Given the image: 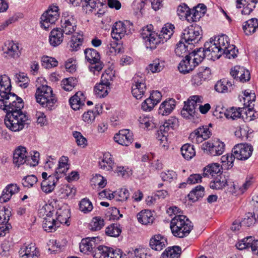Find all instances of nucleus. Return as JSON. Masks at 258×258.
Here are the masks:
<instances>
[{
	"label": "nucleus",
	"instance_id": "f257e3e1",
	"mask_svg": "<svg viewBox=\"0 0 258 258\" xmlns=\"http://www.w3.org/2000/svg\"><path fill=\"white\" fill-rule=\"evenodd\" d=\"M229 38L225 35L216 36L206 42L204 47L194 50L188 55L197 66L205 57L208 59L215 60L219 58L222 55L230 59L237 56L238 50L233 45H230Z\"/></svg>",
	"mask_w": 258,
	"mask_h": 258
},
{
	"label": "nucleus",
	"instance_id": "f03ea898",
	"mask_svg": "<svg viewBox=\"0 0 258 258\" xmlns=\"http://www.w3.org/2000/svg\"><path fill=\"white\" fill-rule=\"evenodd\" d=\"M10 103V104H5V106L0 107L6 112L5 123L12 131L19 132L29 124L28 116L26 112L22 111L24 102L20 97Z\"/></svg>",
	"mask_w": 258,
	"mask_h": 258
},
{
	"label": "nucleus",
	"instance_id": "7ed1b4c3",
	"mask_svg": "<svg viewBox=\"0 0 258 258\" xmlns=\"http://www.w3.org/2000/svg\"><path fill=\"white\" fill-rule=\"evenodd\" d=\"M193 228L191 221L183 215H175L170 222V229L174 236L183 238L188 235Z\"/></svg>",
	"mask_w": 258,
	"mask_h": 258
},
{
	"label": "nucleus",
	"instance_id": "20e7f679",
	"mask_svg": "<svg viewBox=\"0 0 258 258\" xmlns=\"http://www.w3.org/2000/svg\"><path fill=\"white\" fill-rule=\"evenodd\" d=\"M35 98L37 103L48 110L53 109L57 101L52 88L47 85H41L37 88Z\"/></svg>",
	"mask_w": 258,
	"mask_h": 258
},
{
	"label": "nucleus",
	"instance_id": "39448f33",
	"mask_svg": "<svg viewBox=\"0 0 258 258\" xmlns=\"http://www.w3.org/2000/svg\"><path fill=\"white\" fill-rule=\"evenodd\" d=\"M11 83L9 78L6 76H0V107L5 106V104H10L20 98L15 93H11Z\"/></svg>",
	"mask_w": 258,
	"mask_h": 258
},
{
	"label": "nucleus",
	"instance_id": "423d86ee",
	"mask_svg": "<svg viewBox=\"0 0 258 258\" xmlns=\"http://www.w3.org/2000/svg\"><path fill=\"white\" fill-rule=\"evenodd\" d=\"M153 26L148 25L143 27L141 31V35L144 40L147 48L155 49L158 44L161 43V37L157 33L152 31Z\"/></svg>",
	"mask_w": 258,
	"mask_h": 258
},
{
	"label": "nucleus",
	"instance_id": "0eeeda50",
	"mask_svg": "<svg viewBox=\"0 0 258 258\" xmlns=\"http://www.w3.org/2000/svg\"><path fill=\"white\" fill-rule=\"evenodd\" d=\"M202 35L201 27L191 25L183 30L181 40L188 44L193 45L199 42L202 38Z\"/></svg>",
	"mask_w": 258,
	"mask_h": 258
},
{
	"label": "nucleus",
	"instance_id": "6e6552de",
	"mask_svg": "<svg viewBox=\"0 0 258 258\" xmlns=\"http://www.w3.org/2000/svg\"><path fill=\"white\" fill-rule=\"evenodd\" d=\"M85 58L91 64L89 67L90 72L94 74L99 72L104 66L100 61V56L99 52L94 48H87L84 51Z\"/></svg>",
	"mask_w": 258,
	"mask_h": 258
},
{
	"label": "nucleus",
	"instance_id": "1a4fd4ad",
	"mask_svg": "<svg viewBox=\"0 0 258 258\" xmlns=\"http://www.w3.org/2000/svg\"><path fill=\"white\" fill-rule=\"evenodd\" d=\"M177 122V120L175 117H171L166 120L162 125L160 126L156 134V138L160 141V144L163 147L167 146L168 133L170 129H173Z\"/></svg>",
	"mask_w": 258,
	"mask_h": 258
},
{
	"label": "nucleus",
	"instance_id": "9d476101",
	"mask_svg": "<svg viewBox=\"0 0 258 258\" xmlns=\"http://www.w3.org/2000/svg\"><path fill=\"white\" fill-rule=\"evenodd\" d=\"M147 90L145 75L136 74L132 80V93L137 99H141Z\"/></svg>",
	"mask_w": 258,
	"mask_h": 258
},
{
	"label": "nucleus",
	"instance_id": "9b49d317",
	"mask_svg": "<svg viewBox=\"0 0 258 258\" xmlns=\"http://www.w3.org/2000/svg\"><path fill=\"white\" fill-rule=\"evenodd\" d=\"M132 25L129 21H118L112 25L111 37L115 41L121 39L126 35L131 33Z\"/></svg>",
	"mask_w": 258,
	"mask_h": 258
},
{
	"label": "nucleus",
	"instance_id": "f8f14e48",
	"mask_svg": "<svg viewBox=\"0 0 258 258\" xmlns=\"http://www.w3.org/2000/svg\"><path fill=\"white\" fill-rule=\"evenodd\" d=\"M61 27L66 35L74 34L77 28V20L72 13L65 12L62 13Z\"/></svg>",
	"mask_w": 258,
	"mask_h": 258
},
{
	"label": "nucleus",
	"instance_id": "ddd939ff",
	"mask_svg": "<svg viewBox=\"0 0 258 258\" xmlns=\"http://www.w3.org/2000/svg\"><path fill=\"white\" fill-rule=\"evenodd\" d=\"M58 10V8L57 6H51L42 14L41 17L42 27L47 30L50 25L55 23L59 16Z\"/></svg>",
	"mask_w": 258,
	"mask_h": 258
},
{
	"label": "nucleus",
	"instance_id": "4468645a",
	"mask_svg": "<svg viewBox=\"0 0 258 258\" xmlns=\"http://www.w3.org/2000/svg\"><path fill=\"white\" fill-rule=\"evenodd\" d=\"M253 147L248 144H239L235 145L232 152L235 159L239 160H246L251 155Z\"/></svg>",
	"mask_w": 258,
	"mask_h": 258
},
{
	"label": "nucleus",
	"instance_id": "2eb2a0df",
	"mask_svg": "<svg viewBox=\"0 0 258 258\" xmlns=\"http://www.w3.org/2000/svg\"><path fill=\"white\" fill-rule=\"evenodd\" d=\"M111 77L108 74L102 75L100 82L96 84L94 88L95 95L98 98H103L108 94Z\"/></svg>",
	"mask_w": 258,
	"mask_h": 258
},
{
	"label": "nucleus",
	"instance_id": "dca6fc26",
	"mask_svg": "<svg viewBox=\"0 0 258 258\" xmlns=\"http://www.w3.org/2000/svg\"><path fill=\"white\" fill-rule=\"evenodd\" d=\"M202 149L206 154L211 156H218L224 152L225 145L219 141H217L214 143L208 141L203 144Z\"/></svg>",
	"mask_w": 258,
	"mask_h": 258
},
{
	"label": "nucleus",
	"instance_id": "f3484780",
	"mask_svg": "<svg viewBox=\"0 0 258 258\" xmlns=\"http://www.w3.org/2000/svg\"><path fill=\"white\" fill-rule=\"evenodd\" d=\"M211 136V133L207 126L199 127L189 136V139L193 143L199 144L204 140L209 139Z\"/></svg>",
	"mask_w": 258,
	"mask_h": 258
},
{
	"label": "nucleus",
	"instance_id": "a211bd4d",
	"mask_svg": "<svg viewBox=\"0 0 258 258\" xmlns=\"http://www.w3.org/2000/svg\"><path fill=\"white\" fill-rule=\"evenodd\" d=\"M114 140L122 146H127L133 141V133L127 129L120 130L118 133L115 135Z\"/></svg>",
	"mask_w": 258,
	"mask_h": 258
},
{
	"label": "nucleus",
	"instance_id": "6ab92c4d",
	"mask_svg": "<svg viewBox=\"0 0 258 258\" xmlns=\"http://www.w3.org/2000/svg\"><path fill=\"white\" fill-rule=\"evenodd\" d=\"M230 74L236 81L243 83L249 80L250 78L248 70L238 66L231 69Z\"/></svg>",
	"mask_w": 258,
	"mask_h": 258
},
{
	"label": "nucleus",
	"instance_id": "aec40b11",
	"mask_svg": "<svg viewBox=\"0 0 258 258\" xmlns=\"http://www.w3.org/2000/svg\"><path fill=\"white\" fill-rule=\"evenodd\" d=\"M26 148L22 146L17 148L13 155V163L18 167L26 162L28 159Z\"/></svg>",
	"mask_w": 258,
	"mask_h": 258
},
{
	"label": "nucleus",
	"instance_id": "412c9836",
	"mask_svg": "<svg viewBox=\"0 0 258 258\" xmlns=\"http://www.w3.org/2000/svg\"><path fill=\"white\" fill-rule=\"evenodd\" d=\"M63 34L61 28H56L52 29L49 36L50 44L53 47L59 45L63 41Z\"/></svg>",
	"mask_w": 258,
	"mask_h": 258
},
{
	"label": "nucleus",
	"instance_id": "4be33fe9",
	"mask_svg": "<svg viewBox=\"0 0 258 258\" xmlns=\"http://www.w3.org/2000/svg\"><path fill=\"white\" fill-rule=\"evenodd\" d=\"M96 237H87L82 240L80 244V249L82 252L89 254L94 252L96 244Z\"/></svg>",
	"mask_w": 258,
	"mask_h": 258
},
{
	"label": "nucleus",
	"instance_id": "5701e85b",
	"mask_svg": "<svg viewBox=\"0 0 258 258\" xmlns=\"http://www.w3.org/2000/svg\"><path fill=\"white\" fill-rule=\"evenodd\" d=\"M167 244V239L160 234L155 235L152 237L150 241V247L155 250L160 251Z\"/></svg>",
	"mask_w": 258,
	"mask_h": 258
},
{
	"label": "nucleus",
	"instance_id": "b1692460",
	"mask_svg": "<svg viewBox=\"0 0 258 258\" xmlns=\"http://www.w3.org/2000/svg\"><path fill=\"white\" fill-rule=\"evenodd\" d=\"M85 99L84 94L79 91L70 99L69 102L72 109L77 110L85 105Z\"/></svg>",
	"mask_w": 258,
	"mask_h": 258
},
{
	"label": "nucleus",
	"instance_id": "393cba45",
	"mask_svg": "<svg viewBox=\"0 0 258 258\" xmlns=\"http://www.w3.org/2000/svg\"><path fill=\"white\" fill-rule=\"evenodd\" d=\"M196 67L192 59L188 55H186L184 59L179 63L178 69L181 73L186 74L192 71Z\"/></svg>",
	"mask_w": 258,
	"mask_h": 258
},
{
	"label": "nucleus",
	"instance_id": "a878e982",
	"mask_svg": "<svg viewBox=\"0 0 258 258\" xmlns=\"http://www.w3.org/2000/svg\"><path fill=\"white\" fill-rule=\"evenodd\" d=\"M46 217L44 219L43 222V228L47 232H51L56 230L58 227V223L51 217L52 213L50 211L46 214Z\"/></svg>",
	"mask_w": 258,
	"mask_h": 258
},
{
	"label": "nucleus",
	"instance_id": "bb28decb",
	"mask_svg": "<svg viewBox=\"0 0 258 258\" xmlns=\"http://www.w3.org/2000/svg\"><path fill=\"white\" fill-rule=\"evenodd\" d=\"M59 177L55 175H50L48 180H43L41 184V189L45 193L51 192L54 189L55 184L59 179Z\"/></svg>",
	"mask_w": 258,
	"mask_h": 258
},
{
	"label": "nucleus",
	"instance_id": "cd10ccee",
	"mask_svg": "<svg viewBox=\"0 0 258 258\" xmlns=\"http://www.w3.org/2000/svg\"><path fill=\"white\" fill-rule=\"evenodd\" d=\"M4 51V53L10 57L17 58L19 56V46L17 43L13 41H8L6 42Z\"/></svg>",
	"mask_w": 258,
	"mask_h": 258
},
{
	"label": "nucleus",
	"instance_id": "c85d7f7f",
	"mask_svg": "<svg viewBox=\"0 0 258 258\" xmlns=\"http://www.w3.org/2000/svg\"><path fill=\"white\" fill-rule=\"evenodd\" d=\"M214 88L219 93L230 92L233 89V83L227 79H223L216 83Z\"/></svg>",
	"mask_w": 258,
	"mask_h": 258
},
{
	"label": "nucleus",
	"instance_id": "c756f323",
	"mask_svg": "<svg viewBox=\"0 0 258 258\" xmlns=\"http://www.w3.org/2000/svg\"><path fill=\"white\" fill-rule=\"evenodd\" d=\"M113 158L109 152L105 153L99 162L100 168L106 171L111 170L113 169Z\"/></svg>",
	"mask_w": 258,
	"mask_h": 258
},
{
	"label": "nucleus",
	"instance_id": "7c9ffc66",
	"mask_svg": "<svg viewBox=\"0 0 258 258\" xmlns=\"http://www.w3.org/2000/svg\"><path fill=\"white\" fill-rule=\"evenodd\" d=\"M258 28V20L251 18L244 23L242 26L243 30L246 35H250L255 32Z\"/></svg>",
	"mask_w": 258,
	"mask_h": 258
},
{
	"label": "nucleus",
	"instance_id": "2f4dec72",
	"mask_svg": "<svg viewBox=\"0 0 258 258\" xmlns=\"http://www.w3.org/2000/svg\"><path fill=\"white\" fill-rule=\"evenodd\" d=\"M175 106V101L173 99L165 100L161 103L159 109V113L162 115L169 114Z\"/></svg>",
	"mask_w": 258,
	"mask_h": 258
},
{
	"label": "nucleus",
	"instance_id": "473e14b6",
	"mask_svg": "<svg viewBox=\"0 0 258 258\" xmlns=\"http://www.w3.org/2000/svg\"><path fill=\"white\" fill-rule=\"evenodd\" d=\"M83 39L82 34L78 32L74 33L68 43L70 47V50L72 51H76L80 49L82 44Z\"/></svg>",
	"mask_w": 258,
	"mask_h": 258
},
{
	"label": "nucleus",
	"instance_id": "72a5a7b5",
	"mask_svg": "<svg viewBox=\"0 0 258 258\" xmlns=\"http://www.w3.org/2000/svg\"><path fill=\"white\" fill-rule=\"evenodd\" d=\"M137 219L139 222L144 225L152 223L154 220L153 213L148 210H143L138 213Z\"/></svg>",
	"mask_w": 258,
	"mask_h": 258
},
{
	"label": "nucleus",
	"instance_id": "f704fd0d",
	"mask_svg": "<svg viewBox=\"0 0 258 258\" xmlns=\"http://www.w3.org/2000/svg\"><path fill=\"white\" fill-rule=\"evenodd\" d=\"M244 107L236 108L232 107L228 109H226L224 112V116L228 119L235 120L241 117Z\"/></svg>",
	"mask_w": 258,
	"mask_h": 258
},
{
	"label": "nucleus",
	"instance_id": "c9c22d12",
	"mask_svg": "<svg viewBox=\"0 0 258 258\" xmlns=\"http://www.w3.org/2000/svg\"><path fill=\"white\" fill-rule=\"evenodd\" d=\"M181 253V249L179 246L168 247L162 254L161 258H178Z\"/></svg>",
	"mask_w": 258,
	"mask_h": 258
},
{
	"label": "nucleus",
	"instance_id": "e433bc0d",
	"mask_svg": "<svg viewBox=\"0 0 258 258\" xmlns=\"http://www.w3.org/2000/svg\"><path fill=\"white\" fill-rule=\"evenodd\" d=\"M175 27L173 25L167 23L164 25L161 31V34L158 35L161 37V42L163 43L164 39L165 41L169 39L174 32Z\"/></svg>",
	"mask_w": 258,
	"mask_h": 258
},
{
	"label": "nucleus",
	"instance_id": "4c0bfd02",
	"mask_svg": "<svg viewBox=\"0 0 258 258\" xmlns=\"http://www.w3.org/2000/svg\"><path fill=\"white\" fill-rule=\"evenodd\" d=\"M194 105L190 104L188 101L184 102V105L181 111L182 116L186 118L194 117L197 113V111L194 109Z\"/></svg>",
	"mask_w": 258,
	"mask_h": 258
},
{
	"label": "nucleus",
	"instance_id": "58836bf2",
	"mask_svg": "<svg viewBox=\"0 0 258 258\" xmlns=\"http://www.w3.org/2000/svg\"><path fill=\"white\" fill-rule=\"evenodd\" d=\"M221 167L218 163H212L204 168L203 175L204 177L211 175L214 176L216 174L220 172Z\"/></svg>",
	"mask_w": 258,
	"mask_h": 258
},
{
	"label": "nucleus",
	"instance_id": "ea45409f",
	"mask_svg": "<svg viewBox=\"0 0 258 258\" xmlns=\"http://www.w3.org/2000/svg\"><path fill=\"white\" fill-rule=\"evenodd\" d=\"M235 158L233 153L227 154L223 155L221 158V168L224 170H228L233 166V162Z\"/></svg>",
	"mask_w": 258,
	"mask_h": 258
},
{
	"label": "nucleus",
	"instance_id": "a19ab883",
	"mask_svg": "<svg viewBox=\"0 0 258 258\" xmlns=\"http://www.w3.org/2000/svg\"><path fill=\"white\" fill-rule=\"evenodd\" d=\"M111 248L105 246L100 245L93 252L94 258H109Z\"/></svg>",
	"mask_w": 258,
	"mask_h": 258
},
{
	"label": "nucleus",
	"instance_id": "79ce46f5",
	"mask_svg": "<svg viewBox=\"0 0 258 258\" xmlns=\"http://www.w3.org/2000/svg\"><path fill=\"white\" fill-rule=\"evenodd\" d=\"M56 221L61 224H67L69 225L68 219L70 217V211L68 209H59L56 213Z\"/></svg>",
	"mask_w": 258,
	"mask_h": 258
},
{
	"label": "nucleus",
	"instance_id": "37998d69",
	"mask_svg": "<svg viewBox=\"0 0 258 258\" xmlns=\"http://www.w3.org/2000/svg\"><path fill=\"white\" fill-rule=\"evenodd\" d=\"M181 153L182 156L187 160H189L196 155L194 146L189 144H185L181 148Z\"/></svg>",
	"mask_w": 258,
	"mask_h": 258
},
{
	"label": "nucleus",
	"instance_id": "c03bdc74",
	"mask_svg": "<svg viewBox=\"0 0 258 258\" xmlns=\"http://www.w3.org/2000/svg\"><path fill=\"white\" fill-rule=\"evenodd\" d=\"M243 96L239 95V98L241 102H243L244 107H247L248 104H253L252 103L255 100L256 96L254 93H251L245 90L242 92Z\"/></svg>",
	"mask_w": 258,
	"mask_h": 258
},
{
	"label": "nucleus",
	"instance_id": "a18cd8bd",
	"mask_svg": "<svg viewBox=\"0 0 258 258\" xmlns=\"http://www.w3.org/2000/svg\"><path fill=\"white\" fill-rule=\"evenodd\" d=\"M204 195V188L201 185H198L188 194L189 199L192 202L198 201Z\"/></svg>",
	"mask_w": 258,
	"mask_h": 258
},
{
	"label": "nucleus",
	"instance_id": "49530a36",
	"mask_svg": "<svg viewBox=\"0 0 258 258\" xmlns=\"http://www.w3.org/2000/svg\"><path fill=\"white\" fill-rule=\"evenodd\" d=\"M68 158L64 157V160L61 159L59 161L58 167L56 169L55 172L53 175H55L56 177H59V178L61 177V175L64 174L69 169L68 165L67 163Z\"/></svg>",
	"mask_w": 258,
	"mask_h": 258
},
{
	"label": "nucleus",
	"instance_id": "de8ad7c7",
	"mask_svg": "<svg viewBox=\"0 0 258 258\" xmlns=\"http://www.w3.org/2000/svg\"><path fill=\"white\" fill-rule=\"evenodd\" d=\"M256 221V218L255 214L249 212L245 215L244 218L241 220V223L243 226L250 227L253 226Z\"/></svg>",
	"mask_w": 258,
	"mask_h": 258
},
{
	"label": "nucleus",
	"instance_id": "09e8293b",
	"mask_svg": "<svg viewBox=\"0 0 258 258\" xmlns=\"http://www.w3.org/2000/svg\"><path fill=\"white\" fill-rule=\"evenodd\" d=\"M242 242H245L247 248H250L251 250L256 255L258 254L257 240H255L252 236L247 237L242 240Z\"/></svg>",
	"mask_w": 258,
	"mask_h": 258
},
{
	"label": "nucleus",
	"instance_id": "8fccbe9b",
	"mask_svg": "<svg viewBox=\"0 0 258 258\" xmlns=\"http://www.w3.org/2000/svg\"><path fill=\"white\" fill-rule=\"evenodd\" d=\"M38 250L35 246L34 243H30L23 245L19 250V253L21 256H26V255L31 254L34 252H38Z\"/></svg>",
	"mask_w": 258,
	"mask_h": 258
},
{
	"label": "nucleus",
	"instance_id": "3c124183",
	"mask_svg": "<svg viewBox=\"0 0 258 258\" xmlns=\"http://www.w3.org/2000/svg\"><path fill=\"white\" fill-rule=\"evenodd\" d=\"M77 81L74 78L63 79L61 83V87L67 91H71L77 85Z\"/></svg>",
	"mask_w": 258,
	"mask_h": 258
},
{
	"label": "nucleus",
	"instance_id": "603ef678",
	"mask_svg": "<svg viewBox=\"0 0 258 258\" xmlns=\"http://www.w3.org/2000/svg\"><path fill=\"white\" fill-rule=\"evenodd\" d=\"M93 208L92 202L87 198H84L80 202L79 209L84 213L90 212Z\"/></svg>",
	"mask_w": 258,
	"mask_h": 258
},
{
	"label": "nucleus",
	"instance_id": "864d4df0",
	"mask_svg": "<svg viewBox=\"0 0 258 258\" xmlns=\"http://www.w3.org/2000/svg\"><path fill=\"white\" fill-rule=\"evenodd\" d=\"M121 232L120 225L117 224H112L106 228L107 235L112 237H117Z\"/></svg>",
	"mask_w": 258,
	"mask_h": 258
},
{
	"label": "nucleus",
	"instance_id": "5fc2aeb1",
	"mask_svg": "<svg viewBox=\"0 0 258 258\" xmlns=\"http://www.w3.org/2000/svg\"><path fill=\"white\" fill-rule=\"evenodd\" d=\"M104 225V220L101 217H94L90 224V228L92 231L100 230Z\"/></svg>",
	"mask_w": 258,
	"mask_h": 258
},
{
	"label": "nucleus",
	"instance_id": "6e6d98bb",
	"mask_svg": "<svg viewBox=\"0 0 258 258\" xmlns=\"http://www.w3.org/2000/svg\"><path fill=\"white\" fill-rule=\"evenodd\" d=\"M15 80L17 84L23 88H26L28 86L29 80L24 73L16 74Z\"/></svg>",
	"mask_w": 258,
	"mask_h": 258
},
{
	"label": "nucleus",
	"instance_id": "4d7b16f0",
	"mask_svg": "<svg viewBox=\"0 0 258 258\" xmlns=\"http://www.w3.org/2000/svg\"><path fill=\"white\" fill-rule=\"evenodd\" d=\"M227 184V180L225 177L220 176L217 177L213 182H211L210 186L212 189H220L224 187Z\"/></svg>",
	"mask_w": 258,
	"mask_h": 258
},
{
	"label": "nucleus",
	"instance_id": "13d9d810",
	"mask_svg": "<svg viewBox=\"0 0 258 258\" xmlns=\"http://www.w3.org/2000/svg\"><path fill=\"white\" fill-rule=\"evenodd\" d=\"M164 68V62L159 59H155L148 66V69L153 73H158Z\"/></svg>",
	"mask_w": 258,
	"mask_h": 258
},
{
	"label": "nucleus",
	"instance_id": "bf43d9fd",
	"mask_svg": "<svg viewBox=\"0 0 258 258\" xmlns=\"http://www.w3.org/2000/svg\"><path fill=\"white\" fill-rule=\"evenodd\" d=\"M108 52L111 55H116L117 53L123 52V48L120 44L116 41L111 42L108 45Z\"/></svg>",
	"mask_w": 258,
	"mask_h": 258
},
{
	"label": "nucleus",
	"instance_id": "052dcab7",
	"mask_svg": "<svg viewBox=\"0 0 258 258\" xmlns=\"http://www.w3.org/2000/svg\"><path fill=\"white\" fill-rule=\"evenodd\" d=\"M254 104H248L247 107L244 108L243 113L246 114V119L248 121H252L255 119L258 115L256 111L253 110Z\"/></svg>",
	"mask_w": 258,
	"mask_h": 258
},
{
	"label": "nucleus",
	"instance_id": "680f3d73",
	"mask_svg": "<svg viewBox=\"0 0 258 258\" xmlns=\"http://www.w3.org/2000/svg\"><path fill=\"white\" fill-rule=\"evenodd\" d=\"M190 10L185 4L180 5L177 9V14L180 19H185L187 20V17L189 15Z\"/></svg>",
	"mask_w": 258,
	"mask_h": 258
},
{
	"label": "nucleus",
	"instance_id": "e2e57ef3",
	"mask_svg": "<svg viewBox=\"0 0 258 258\" xmlns=\"http://www.w3.org/2000/svg\"><path fill=\"white\" fill-rule=\"evenodd\" d=\"M41 61L42 66L46 68L54 67L58 64L57 61L54 58L48 56H43Z\"/></svg>",
	"mask_w": 258,
	"mask_h": 258
},
{
	"label": "nucleus",
	"instance_id": "0e129e2a",
	"mask_svg": "<svg viewBox=\"0 0 258 258\" xmlns=\"http://www.w3.org/2000/svg\"><path fill=\"white\" fill-rule=\"evenodd\" d=\"M187 46L184 43V41L181 40L177 44L175 49V53L178 56H183L184 55H187L188 52Z\"/></svg>",
	"mask_w": 258,
	"mask_h": 258
},
{
	"label": "nucleus",
	"instance_id": "69168bd1",
	"mask_svg": "<svg viewBox=\"0 0 258 258\" xmlns=\"http://www.w3.org/2000/svg\"><path fill=\"white\" fill-rule=\"evenodd\" d=\"M11 215V212L9 209L3 208L0 209V223L8 224Z\"/></svg>",
	"mask_w": 258,
	"mask_h": 258
},
{
	"label": "nucleus",
	"instance_id": "338daca9",
	"mask_svg": "<svg viewBox=\"0 0 258 258\" xmlns=\"http://www.w3.org/2000/svg\"><path fill=\"white\" fill-rule=\"evenodd\" d=\"M38 179L34 175H30L25 176L22 179V184L24 187H31L37 181Z\"/></svg>",
	"mask_w": 258,
	"mask_h": 258
},
{
	"label": "nucleus",
	"instance_id": "774afa93",
	"mask_svg": "<svg viewBox=\"0 0 258 258\" xmlns=\"http://www.w3.org/2000/svg\"><path fill=\"white\" fill-rule=\"evenodd\" d=\"M73 137L76 139V142L78 146L85 147L87 145V140L84 137L81 133L78 132H74L73 133Z\"/></svg>",
	"mask_w": 258,
	"mask_h": 258
}]
</instances>
